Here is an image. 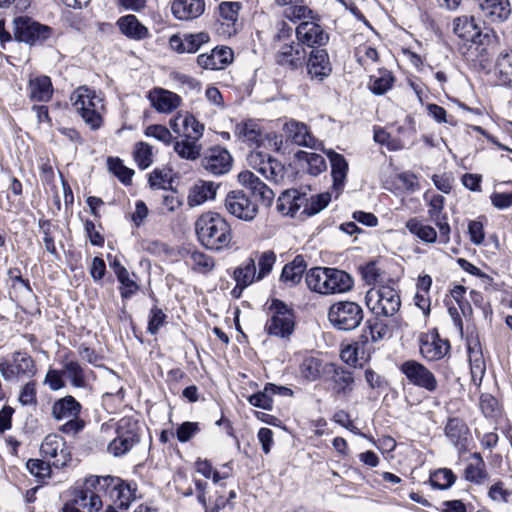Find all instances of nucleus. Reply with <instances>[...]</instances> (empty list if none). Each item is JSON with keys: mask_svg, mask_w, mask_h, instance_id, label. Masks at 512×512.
<instances>
[{"mask_svg": "<svg viewBox=\"0 0 512 512\" xmlns=\"http://www.w3.org/2000/svg\"><path fill=\"white\" fill-rule=\"evenodd\" d=\"M195 231L200 243L213 251L227 248L232 240V229L229 222L216 212L202 214L195 223Z\"/></svg>", "mask_w": 512, "mask_h": 512, "instance_id": "f257e3e1", "label": "nucleus"}, {"mask_svg": "<svg viewBox=\"0 0 512 512\" xmlns=\"http://www.w3.org/2000/svg\"><path fill=\"white\" fill-rule=\"evenodd\" d=\"M86 486L92 488L93 493L103 502V497H108L116 506L127 509L135 499V491L129 484L120 478L112 476H89L86 478Z\"/></svg>", "mask_w": 512, "mask_h": 512, "instance_id": "f03ea898", "label": "nucleus"}, {"mask_svg": "<svg viewBox=\"0 0 512 512\" xmlns=\"http://www.w3.org/2000/svg\"><path fill=\"white\" fill-rule=\"evenodd\" d=\"M70 100L76 112L91 129L100 128L103 122L104 103L94 90L86 86L78 87L72 93Z\"/></svg>", "mask_w": 512, "mask_h": 512, "instance_id": "7ed1b4c3", "label": "nucleus"}, {"mask_svg": "<svg viewBox=\"0 0 512 512\" xmlns=\"http://www.w3.org/2000/svg\"><path fill=\"white\" fill-rule=\"evenodd\" d=\"M80 411V403L72 396L57 400L52 406V415L55 420L64 422L59 431L73 436L83 430L85 422L79 418Z\"/></svg>", "mask_w": 512, "mask_h": 512, "instance_id": "20e7f679", "label": "nucleus"}, {"mask_svg": "<svg viewBox=\"0 0 512 512\" xmlns=\"http://www.w3.org/2000/svg\"><path fill=\"white\" fill-rule=\"evenodd\" d=\"M365 302L369 310L377 317H391L401 307L398 292L390 286L369 289L365 295Z\"/></svg>", "mask_w": 512, "mask_h": 512, "instance_id": "39448f33", "label": "nucleus"}, {"mask_svg": "<svg viewBox=\"0 0 512 512\" xmlns=\"http://www.w3.org/2000/svg\"><path fill=\"white\" fill-rule=\"evenodd\" d=\"M364 317L362 307L353 301H339L332 304L328 311L330 323L338 330L356 329Z\"/></svg>", "mask_w": 512, "mask_h": 512, "instance_id": "423d86ee", "label": "nucleus"}, {"mask_svg": "<svg viewBox=\"0 0 512 512\" xmlns=\"http://www.w3.org/2000/svg\"><path fill=\"white\" fill-rule=\"evenodd\" d=\"M271 318L266 323V330L270 335L287 337L294 331V314L284 302L274 299L271 303Z\"/></svg>", "mask_w": 512, "mask_h": 512, "instance_id": "0eeeda50", "label": "nucleus"}, {"mask_svg": "<svg viewBox=\"0 0 512 512\" xmlns=\"http://www.w3.org/2000/svg\"><path fill=\"white\" fill-rule=\"evenodd\" d=\"M227 212L243 221H252L258 214V206L242 190L230 191L224 200Z\"/></svg>", "mask_w": 512, "mask_h": 512, "instance_id": "6e6552de", "label": "nucleus"}, {"mask_svg": "<svg viewBox=\"0 0 512 512\" xmlns=\"http://www.w3.org/2000/svg\"><path fill=\"white\" fill-rule=\"evenodd\" d=\"M400 370L409 383L431 393L437 390L438 381L435 375L423 364L415 360H408L400 366Z\"/></svg>", "mask_w": 512, "mask_h": 512, "instance_id": "1a4fd4ad", "label": "nucleus"}, {"mask_svg": "<svg viewBox=\"0 0 512 512\" xmlns=\"http://www.w3.org/2000/svg\"><path fill=\"white\" fill-rule=\"evenodd\" d=\"M40 451L42 456L56 468L66 466L71 459L64 440L56 434H49L44 438Z\"/></svg>", "mask_w": 512, "mask_h": 512, "instance_id": "9d476101", "label": "nucleus"}, {"mask_svg": "<svg viewBox=\"0 0 512 512\" xmlns=\"http://www.w3.org/2000/svg\"><path fill=\"white\" fill-rule=\"evenodd\" d=\"M135 424L129 419H121L118 423L117 437L108 445V451L114 456H122L128 452L138 441L137 431L134 429Z\"/></svg>", "mask_w": 512, "mask_h": 512, "instance_id": "9b49d317", "label": "nucleus"}, {"mask_svg": "<svg viewBox=\"0 0 512 512\" xmlns=\"http://www.w3.org/2000/svg\"><path fill=\"white\" fill-rule=\"evenodd\" d=\"M319 16L317 19H307L296 27L295 33L297 40L300 44L307 45L308 47L323 46L328 40V34L319 25Z\"/></svg>", "mask_w": 512, "mask_h": 512, "instance_id": "f8f14e48", "label": "nucleus"}, {"mask_svg": "<svg viewBox=\"0 0 512 512\" xmlns=\"http://www.w3.org/2000/svg\"><path fill=\"white\" fill-rule=\"evenodd\" d=\"M445 198L439 194H432L428 202V215L439 230V242L448 244L450 242L451 228L448 223V216L443 212Z\"/></svg>", "mask_w": 512, "mask_h": 512, "instance_id": "ddd939ff", "label": "nucleus"}, {"mask_svg": "<svg viewBox=\"0 0 512 512\" xmlns=\"http://www.w3.org/2000/svg\"><path fill=\"white\" fill-rule=\"evenodd\" d=\"M103 505L104 503L93 493L92 488L86 486L85 481L83 487L75 491L74 498L63 506L62 512H84L81 509L97 512Z\"/></svg>", "mask_w": 512, "mask_h": 512, "instance_id": "4468645a", "label": "nucleus"}, {"mask_svg": "<svg viewBox=\"0 0 512 512\" xmlns=\"http://www.w3.org/2000/svg\"><path fill=\"white\" fill-rule=\"evenodd\" d=\"M169 125L174 133L195 141L202 137L204 131V126L188 112H179L170 119Z\"/></svg>", "mask_w": 512, "mask_h": 512, "instance_id": "2eb2a0df", "label": "nucleus"}, {"mask_svg": "<svg viewBox=\"0 0 512 512\" xmlns=\"http://www.w3.org/2000/svg\"><path fill=\"white\" fill-rule=\"evenodd\" d=\"M481 17L490 24L503 23L511 15L509 0H477Z\"/></svg>", "mask_w": 512, "mask_h": 512, "instance_id": "dca6fc26", "label": "nucleus"}, {"mask_svg": "<svg viewBox=\"0 0 512 512\" xmlns=\"http://www.w3.org/2000/svg\"><path fill=\"white\" fill-rule=\"evenodd\" d=\"M201 163L207 172L213 175H222L230 171L232 157L226 149L213 147L206 152Z\"/></svg>", "mask_w": 512, "mask_h": 512, "instance_id": "f3484780", "label": "nucleus"}, {"mask_svg": "<svg viewBox=\"0 0 512 512\" xmlns=\"http://www.w3.org/2000/svg\"><path fill=\"white\" fill-rule=\"evenodd\" d=\"M283 130L293 144L312 149L322 146V143L311 134L308 126L302 122L290 120L284 124Z\"/></svg>", "mask_w": 512, "mask_h": 512, "instance_id": "a211bd4d", "label": "nucleus"}, {"mask_svg": "<svg viewBox=\"0 0 512 512\" xmlns=\"http://www.w3.org/2000/svg\"><path fill=\"white\" fill-rule=\"evenodd\" d=\"M419 344L422 357L428 361H436L443 358L450 348L448 341L441 339L434 332L422 334Z\"/></svg>", "mask_w": 512, "mask_h": 512, "instance_id": "6ab92c4d", "label": "nucleus"}, {"mask_svg": "<svg viewBox=\"0 0 512 512\" xmlns=\"http://www.w3.org/2000/svg\"><path fill=\"white\" fill-rule=\"evenodd\" d=\"M238 181L242 186L248 188L253 196L263 205L270 206L275 197L274 191L251 171H242L238 175Z\"/></svg>", "mask_w": 512, "mask_h": 512, "instance_id": "aec40b11", "label": "nucleus"}, {"mask_svg": "<svg viewBox=\"0 0 512 512\" xmlns=\"http://www.w3.org/2000/svg\"><path fill=\"white\" fill-rule=\"evenodd\" d=\"M275 3L283 7V16L293 23L317 19V13L308 7L305 0H275Z\"/></svg>", "mask_w": 512, "mask_h": 512, "instance_id": "412c9836", "label": "nucleus"}, {"mask_svg": "<svg viewBox=\"0 0 512 512\" xmlns=\"http://www.w3.org/2000/svg\"><path fill=\"white\" fill-rule=\"evenodd\" d=\"M233 59V52L228 47H216L209 53L200 54L197 63L203 69L220 70Z\"/></svg>", "mask_w": 512, "mask_h": 512, "instance_id": "4be33fe9", "label": "nucleus"}, {"mask_svg": "<svg viewBox=\"0 0 512 512\" xmlns=\"http://www.w3.org/2000/svg\"><path fill=\"white\" fill-rule=\"evenodd\" d=\"M326 154L331 164V176L333 179L332 189L336 192V195L338 196L345 187L347 173L349 169L348 162L346 161L343 155L336 153L333 150H328Z\"/></svg>", "mask_w": 512, "mask_h": 512, "instance_id": "5701e85b", "label": "nucleus"}, {"mask_svg": "<svg viewBox=\"0 0 512 512\" xmlns=\"http://www.w3.org/2000/svg\"><path fill=\"white\" fill-rule=\"evenodd\" d=\"M331 71L327 52L323 49L313 50L307 61V72L311 79L323 81Z\"/></svg>", "mask_w": 512, "mask_h": 512, "instance_id": "b1692460", "label": "nucleus"}, {"mask_svg": "<svg viewBox=\"0 0 512 512\" xmlns=\"http://www.w3.org/2000/svg\"><path fill=\"white\" fill-rule=\"evenodd\" d=\"M50 33L51 29L48 26L37 22H30L29 20L23 21L17 28V37L19 40L30 45L42 43L49 38Z\"/></svg>", "mask_w": 512, "mask_h": 512, "instance_id": "393cba45", "label": "nucleus"}, {"mask_svg": "<svg viewBox=\"0 0 512 512\" xmlns=\"http://www.w3.org/2000/svg\"><path fill=\"white\" fill-rule=\"evenodd\" d=\"M324 372L329 375V379L333 383V390L337 394L347 395L353 390L354 378L348 370L335 364H327L324 367Z\"/></svg>", "mask_w": 512, "mask_h": 512, "instance_id": "a878e982", "label": "nucleus"}, {"mask_svg": "<svg viewBox=\"0 0 512 512\" xmlns=\"http://www.w3.org/2000/svg\"><path fill=\"white\" fill-rule=\"evenodd\" d=\"M152 106L160 113H170L181 104V97L163 88H154L148 94Z\"/></svg>", "mask_w": 512, "mask_h": 512, "instance_id": "bb28decb", "label": "nucleus"}, {"mask_svg": "<svg viewBox=\"0 0 512 512\" xmlns=\"http://www.w3.org/2000/svg\"><path fill=\"white\" fill-rule=\"evenodd\" d=\"M305 51L300 47V43H290L281 46L275 59L281 66H287L291 69H297L303 64Z\"/></svg>", "mask_w": 512, "mask_h": 512, "instance_id": "cd10ccee", "label": "nucleus"}, {"mask_svg": "<svg viewBox=\"0 0 512 512\" xmlns=\"http://www.w3.org/2000/svg\"><path fill=\"white\" fill-rule=\"evenodd\" d=\"M28 96L35 102H47L53 94V87L48 76H31L27 86Z\"/></svg>", "mask_w": 512, "mask_h": 512, "instance_id": "c85d7f7f", "label": "nucleus"}, {"mask_svg": "<svg viewBox=\"0 0 512 512\" xmlns=\"http://www.w3.org/2000/svg\"><path fill=\"white\" fill-rule=\"evenodd\" d=\"M218 186L210 181H197L189 190L187 203L190 207L203 204L207 200L214 199Z\"/></svg>", "mask_w": 512, "mask_h": 512, "instance_id": "c756f323", "label": "nucleus"}, {"mask_svg": "<svg viewBox=\"0 0 512 512\" xmlns=\"http://www.w3.org/2000/svg\"><path fill=\"white\" fill-rule=\"evenodd\" d=\"M454 33L466 42L477 43L481 37L480 27L474 17L460 16L454 20Z\"/></svg>", "mask_w": 512, "mask_h": 512, "instance_id": "7c9ffc66", "label": "nucleus"}, {"mask_svg": "<svg viewBox=\"0 0 512 512\" xmlns=\"http://www.w3.org/2000/svg\"><path fill=\"white\" fill-rule=\"evenodd\" d=\"M204 10V0H175L172 4V12L180 20L197 18L203 14Z\"/></svg>", "mask_w": 512, "mask_h": 512, "instance_id": "2f4dec72", "label": "nucleus"}, {"mask_svg": "<svg viewBox=\"0 0 512 512\" xmlns=\"http://www.w3.org/2000/svg\"><path fill=\"white\" fill-rule=\"evenodd\" d=\"M353 287L352 277L345 271L329 268L328 281L325 286L324 295L344 293Z\"/></svg>", "mask_w": 512, "mask_h": 512, "instance_id": "473e14b6", "label": "nucleus"}, {"mask_svg": "<svg viewBox=\"0 0 512 512\" xmlns=\"http://www.w3.org/2000/svg\"><path fill=\"white\" fill-rule=\"evenodd\" d=\"M306 201L305 195H301L297 190H287L278 198L277 210L293 217Z\"/></svg>", "mask_w": 512, "mask_h": 512, "instance_id": "72a5a7b5", "label": "nucleus"}, {"mask_svg": "<svg viewBox=\"0 0 512 512\" xmlns=\"http://www.w3.org/2000/svg\"><path fill=\"white\" fill-rule=\"evenodd\" d=\"M117 24L124 35L135 40L145 39L149 34L148 29L139 22L135 15L121 17Z\"/></svg>", "mask_w": 512, "mask_h": 512, "instance_id": "f704fd0d", "label": "nucleus"}, {"mask_svg": "<svg viewBox=\"0 0 512 512\" xmlns=\"http://www.w3.org/2000/svg\"><path fill=\"white\" fill-rule=\"evenodd\" d=\"M469 429L465 422L459 418H450L445 426V435L450 441L461 448L465 447Z\"/></svg>", "mask_w": 512, "mask_h": 512, "instance_id": "c9c22d12", "label": "nucleus"}, {"mask_svg": "<svg viewBox=\"0 0 512 512\" xmlns=\"http://www.w3.org/2000/svg\"><path fill=\"white\" fill-rule=\"evenodd\" d=\"M405 227L411 234L425 243H435L438 239V234L435 228L425 224L416 217L410 218L406 222Z\"/></svg>", "mask_w": 512, "mask_h": 512, "instance_id": "e433bc0d", "label": "nucleus"}, {"mask_svg": "<svg viewBox=\"0 0 512 512\" xmlns=\"http://www.w3.org/2000/svg\"><path fill=\"white\" fill-rule=\"evenodd\" d=\"M306 270V262L302 255H297L294 260L286 264L281 273V280L290 285H296L302 279Z\"/></svg>", "mask_w": 512, "mask_h": 512, "instance_id": "4c0bfd02", "label": "nucleus"}, {"mask_svg": "<svg viewBox=\"0 0 512 512\" xmlns=\"http://www.w3.org/2000/svg\"><path fill=\"white\" fill-rule=\"evenodd\" d=\"M495 74L502 85L512 88V51H502L498 55Z\"/></svg>", "mask_w": 512, "mask_h": 512, "instance_id": "58836bf2", "label": "nucleus"}, {"mask_svg": "<svg viewBox=\"0 0 512 512\" xmlns=\"http://www.w3.org/2000/svg\"><path fill=\"white\" fill-rule=\"evenodd\" d=\"M256 264L254 258H248L241 266L234 270L233 278L237 287L246 288L257 280Z\"/></svg>", "mask_w": 512, "mask_h": 512, "instance_id": "ea45409f", "label": "nucleus"}, {"mask_svg": "<svg viewBox=\"0 0 512 512\" xmlns=\"http://www.w3.org/2000/svg\"><path fill=\"white\" fill-rule=\"evenodd\" d=\"M12 364L17 377L33 376L36 372V365L33 358L26 352L16 351L12 355Z\"/></svg>", "mask_w": 512, "mask_h": 512, "instance_id": "a19ab883", "label": "nucleus"}, {"mask_svg": "<svg viewBox=\"0 0 512 512\" xmlns=\"http://www.w3.org/2000/svg\"><path fill=\"white\" fill-rule=\"evenodd\" d=\"M296 157L306 163V170L310 175L317 176L327 169L326 161L320 154L298 151Z\"/></svg>", "mask_w": 512, "mask_h": 512, "instance_id": "79ce46f5", "label": "nucleus"}, {"mask_svg": "<svg viewBox=\"0 0 512 512\" xmlns=\"http://www.w3.org/2000/svg\"><path fill=\"white\" fill-rule=\"evenodd\" d=\"M487 477L485 471V463L479 453H473L471 456V462L465 469V478L470 482L481 483Z\"/></svg>", "mask_w": 512, "mask_h": 512, "instance_id": "37998d69", "label": "nucleus"}, {"mask_svg": "<svg viewBox=\"0 0 512 512\" xmlns=\"http://www.w3.org/2000/svg\"><path fill=\"white\" fill-rule=\"evenodd\" d=\"M329 268L316 267L306 274V283L311 291L324 295L325 286L328 281Z\"/></svg>", "mask_w": 512, "mask_h": 512, "instance_id": "c03bdc74", "label": "nucleus"}, {"mask_svg": "<svg viewBox=\"0 0 512 512\" xmlns=\"http://www.w3.org/2000/svg\"><path fill=\"white\" fill-rule=\"evenodd\" d=\"M393 82L394 78L389 71H379L378 75L370 76L369 88L372 93L382 95L392 87Z\"/></svg>", "mask_w": 512, "mask_h": 512, "instance_id": "a18cd8bd", "label": "nucleus"}, {"mask_svg": "<svg viewBox=\"0 0 512 512\" xmlns=\"http://www.w3.org/2000/svg\"><path fill=\"white\" fill-rule=\"evenodd\" d=\"M258 172L262 174L267 180H270L274 183H279L284 178L283 165L276 159L272 158L270 155Z\"/></svg>", "mask_w": 512, "mask_h": 512, "instance_id": "49530a36", "label": "nucleus"}, {"mask_svg": "<svg viewBox=\"0 0 512 512\" xmlns=\"http://www.w3.org/2000/svg\"><path fill=\"white\" fill-rule=\"evenodd\" d=\"M174 151L183 159L195 160L200 156L201 146L197 144V141L185 138L175 142Z\"/></svg>", "mask_w": 512, "mask_h": 512, "instance_id": "de8ad7c7", "label": "nucleus"}, {"mask_svg": "<svg viewBox=\"0 0 512 512\" xmlns=\"http://www.w3.org/2000/svg\"><path fill=\"white\" fill-rule=\"evenodd\" d=\"M63 367V374H65L70 379L71 384L74 387H85L86 382L84 370L77 361L66 359L63 361Z\"/></svg>", "mask_w": 512, "mask_h": 512, "instance_id": "09e8293b", "label": "nucleus"}, {"mask_svg": "<svg viewBox=\"0 0 512 512\" xmlns=\"http://www.w3.org/2000/svg\"><path fill=\"white\" fill-rule=\"evenodd\" d=\"M189 263L194 271L202 274L209 273L215 266L214 259L201 251H193L189 256Z\"/></svg>", "mask_w": 512, "mask_h": 512, "instance_id": "8fccbe9b", "label": "nucleus"}, {"mask_svg": "<svg viewBox=\"0 0 512 512\" xmlns=\"http://www.w3.org/2000/svg\"><path fill=\"white\" fill-rule=\"evenodd\" d=\"M238 137L249 144H259L262 141V133L259 126L252 122H246L242 125H238L236 129Z\"/></svg>", "mask_w": 512, "mask_h": 512, "instance_id": "3c124183", "label": "nucleus"}, {"mask_svg": "<svg viewBox=\"0 0 512 512\" xmlns=\"http://www.w3.org/2000/svg\"><path fill=\"white\" fill-rule=\"evenodd\" d=\"M299 370L302 377L308 381H316L320 377L322 371H324L322 368V362L315 357L305 358L300 364Z\"/></svg>", "mask_w": 512, "mask_h": 512, "instance_id": "603ef678", "label": "nucleus"}, {"mask_svg": "<svg viewBox=\"0 0 512 512\" xmlns=\"http://www.w3.org/2000/svg\"><path fill=\"white\" fill-rule=\"evenodd\" d=\"M134 159L140 169L148 168L153 162L152 146L146 142H138L135 145Z\"/></svg>", "mask_w": 512, "mask_h": 512, "instance_id": "864d4df0", "label": "nucleus"}, {"mask_svg": "<svg viewBox=\"0 0 512 512\" xmlns=\"http://www.w3.org/2000/svg\"><path fill=\"white\" fill-rule=\"evenodd\" d=\"M330 200L331 195L329 193L312 196L309 202L307 200L306 203H304L303 213L308 216L315 215L322 211L329 204Z\"/></svg>", "mask_w": 512, "mask_h": 512, "instance_id": "5fc2aeb1", "label": "nucleus"}, {"mask_svg": "<svg viewBox=\"0 0 512 512\" xmlns=\"http://www.w3.org/2000/svg\"><path fill=\"white\" fill-rule=\"evenodd\" d=\"M362 279L367 285H375L382 280L383 270L375 261L369 262L360 268Z\"/></svg>", "mask_w": 512, "mask_h": 512, "instance_id": "6e6d98bb", "label": "nucleus"}, {"mask_svg": "<svg viewBox=\"0 0 512 512\" xmlns=\"http://www.w3.org/2000/svg\"><path fill=\"white\" fill-rule=\"evenodd\" d=\"M273 390H275L273 387L266 384L263 391L251 395L248 401L252 406L270 410L272 408Z\"/></svg>", "mask_w": 512, "mask_h": 512, "instance_id": "4d7b16f0", "label": "nucleus"}, {"mask_svg": "<svg viewBox=\"0 0 512 512\" xmlns=\"http://www.w3.org/2000/svg\"><path fill=\"white\" fill-rule=\"evenodd\" d=\"M117 280L120 283V294L123 299H130L132 296H134L137 291L139 290V285L137 282L130 277V274L128 271L121 272L120 275L117 277Z\"/></svg>", "mask_w": 512, "mask_h": 512, "instance_id": "13d9d810", "label": "nucleus"}, {"mask_svg": "<svg viewBox=\"0 0 512 512\" xmlns=\"http://www.w3.org/2000/svg\"><path fill=\"white\" fill-rule=\"evenodd\" d=\"M364 332L369 333V337L372 342H379L386 337L388 333V326L378 319L368 320L365 324Z\"/></svg>", "mask_w": 512, "mask_h": 512, "instance_id": "bf43d9fd", "label": "nucleus"}, {"mask_svg": "<svg viewBox=\"0 0 512 512\" xmlns=\"http://www.w3.org/2000/svg\"><path fill=\"white\" fill-rule=\"evenodd\" d=\"M455 481V476L450 469H439L430 476V483L439 489L449 488Z\"/></svg>", "mask_w": 512, "mask_h": 512, "instance_id": "052dcab7", "label": "nucleus"}, {"mask_svg": "<svg viewBox=\"0 0 512 512\" xmlns=\"http://www.w3.org/2000/svg\"><path fill=\"white\" fill-rule=\"evenodd\" d=\"M276 262V254L271 251H264L259 255L258 258V267L259 271L257 272V281L262 280L265 276H267L271 271Z\"/></svg>", "mask_w": 512, "mask_h": 512, "instance_id": "680f3d73", "label": "nucleus"}, {"mask_svg": "<svg viewBox=\"0 0 512 512\" xmlns=\"http://www.w3.org/2000/svg\"><path fill=\"white\" fill-rule=\"evenodd\" d=\"M109 170L119 178L124 184L131 182L134 174L133 170L127 168L119 159L109 158L108 159Z\"/></svg>", "mask_w": 512, "mask_h": 512, "instance_id": "e2e57ef3", "label": "nucleus"}, {"mask_svg": "<svg viewBox=\"0 0 512 512\" xmlns=\"http://www.w3.org/2000/svg\"><path fill=\"white\" fill-rule=\"evenodd\" d=\"M241 8L242 4L238 1H224L219 5V12L223 19L235 23Z\"/></svg>", "mask_w": 512, "mask_h": 512, "instance_id": "0e129e2a", "label": "nucleus"}, {"mask_svg": "<svg viewBox=\"0 0 512 512\" xmlns=\"http://www.w3.org/2000/svg\"><path fill=\"white\" fill-rule=\"evenodd\" d=\"M51 463L45 462L40 459H30L28 460L26 467L29 470V472L34 475L35 477H38L40 479H44L46 477L50 476L51 473Z\"/></svg>", "mask_w": 512, "mask_h": 512, "instance_id": "69168bd1", "label": "nucleus"}, {"mask_svg": "<svg viewBox=\"0 0 512 512\" xmlns=\"http://www.w3.org/2000/svg\"><path fill=\"white\" fill-rule=\"evenodd\" d=\"M209 39V35L204 32L197 34H186L184 50H186V53H195L203 44L207 43Z\"/></svg>", "mask_w": 512, "mask_h": 512, "instance_id": "338daca9", "label": "nucleus"}, {"mask_svg": "<svg viewBox=\"0 0 512 512\" xmlns=\"http://www.w3.org/2000/svg\"><path fill=\"white\" fill-rule=\"evenodd\" d=\"M341 359L349 365H356L364 356V349L358 343L348 345L341 350Z\"/></svg>", "mask_w": 512, "mask_h": 512, "instance_id": "774afa93", "label": "nucleus"}]
</instances>
